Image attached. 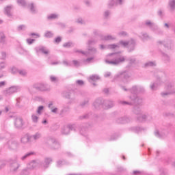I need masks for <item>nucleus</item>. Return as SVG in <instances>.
Returning <instances> with one entry per match:
<instances>
[{"label": "nucleus", "mask_w": 175, "mask_h": 175, "mask_svg": "<svg viewBox=\"0 0 175 175\" xmlns=\"http://www.w3.org/2000/svg\"><path fill=\"white\" fill-rule=\"evenodd\" d=\"M108 57H111V58H112L111 60H105V62L108 64V65L117 66V65H120V64L125 62V57L121 54V52L109 53L108 54Z\"/></svg>", "instance_id": "nucleus-1"}, {"label": "nucleus", "mask_w": 175, "mask_h": 175, "mask_svg": "<svg viewBox=\"0 0 175 175\" xmlns=\"http://www.w3.org/2000/svg\"><path fill=\"white\" fill-rule=\"evenodd\" d=\"M45 144L50 150H58L61 148V144L53 136H49L46 138Z\"/></svg>", "instance_id": "nucleus-2"}, {"label": "nucleus", "mask_w": 175, "mask_h": 175, "mask_svg": "<svg viewBox=\"0 0 175 175\" xmlns=\"http://www.w3.org/2000/svg\"><path fill=\"white\" fill-rule=\"evenodd\" d=\"M131 77V74L128 71L124 70L118 73L113 78V81H122V83H128V79Z\"/></svg>", "instance_id": "nucleus-3"}, {"label": "nucleus", "mask_w": 175, "mask_h": 175, "mask_svg": "<svg viewBox=\"0 0 175 175\" xmlns=\"http://www.w3.org/2000/svg\"><path fill=\"white\" fill-rule=\"evenodd\" d=\"M21 90V88L18 85H12L3 91V95L4 96H10L13 94L18 92Z\"/></svg>", "instance_id": "nucleus-4"}, {"label": "nucleus", "mask_w": 175, "mask_h": 175, "mask_svg": "<svg viewBox=\"0 0 175 175\" xmlns=\"http://www.w3.org/2000/svg\"><path fill=\"white\" fill-rule=\"evenodd\" d=\"M68 128L70 131H73L74 132H76L79 128V133L83 136H85V133L87 132V127L84 124H82L81 126H77L76 124H68Z\"/></svg>", "instance_id": "nucleus-5"}, {"label": "nucleus", "mask_w": 175, "mask_h": 175, "mask_svg": "<svg viewBox=\"0 0 175 175\" xmlns=\"http://www.w3.org/2000/svg\"><path fill=\"white\" fill-rule=\"evenodd\" d=\"M40 163H42V161L39 160H33L27 165V169H25V170H27V172H29V170H33V169H38V167H40Z\"/></svg>", "instance_id": "nucleus-6"}, {"label": "nucleus", "mask_w": 175, "mask_h": 175, "mask_svg": "<svg viewBox=\"0 0 175 175\" xmlns=\"http://www.w3.org/2000/svg\"><path fill=\"white\" fill-rule=\"evenodd\" d=\"M129 99L132 100L133 103H134L135 106H142L143 103V98L137 95L130 96Z\"/></svg>", "instance_id": "nucleus-7"}, {"label": "nucleus", "mask_w": 175, "mask_h": 175, "mask_svg": "<svg viewBox=\"0 0 175 175\" xmlns=\"http://www.w3.org/2000/svg\"><path fill=\"white\" fill-rule=\"evenodd\" d=\"M103 107L105 110H109V109H111V108L114 107V101H113L112 100H110V99L103 100Z\"/></svg>", "instance_id": "nucleus-8"}, {"label": "nucleus", "mask_w": 175, "mask_h": 175, "mask_svg": "<svg viewBox=\"0 0 175 175\" xmlns=\"http://www.w3.org/2000/svg\"><path fill=\"white\" fill-rule=\"evenodd\" d=\"M20 167V163L17 162V160H11L10 163V169L11 172H16L18 170Z\"/></svg>", "instance_id": "nucleus-9"}, {"label": "nucleus", "mask_w": 175, "mask_h": 175, "mask_svg": "<svg viewBox=\"0 0 175 175\" xmlns=\"http://www.w3.org/2000/svg\"><path fill=\"white\" fill-rule=\"evenodd\" d=\"M35 51L37 54H39V53H42V54H44L45 55H47V54H49V53H50L49 49H47V48H46L43 46H40L36 47Z\"/></svg>", "instance_id": "nucleus-10"}, {"label": "nucleus", "mask_w": 175, "mask_h": 175, "mask_svg": "<svg viewBox=\"0 0 175 175\" xmlns=\"http://www.w3.org/2000/svg\"><path fill=\"white\" fill-rule=\"evenodd\" d=\"M51 162H53V159L51 158H46L44 162H41L40 167L44 169V170H46V169H48L50 166V163H51Z\"/></svg>", "instance_id": "nucleus-11"}, {"label": "nucleus", "mask_w": 175, "mask_h": 175, "mask_svg": "<svg viewBox=\"0 0 175 175\" xmlns=\"http://www.w3.org/2000/svg\"><path fill=\"white\" fill-rule=\"evenodd\" d=\"M82 96L83 98H85V99L81 102V106L82 107H85L90 104V94H88V93H83L82 94Z\"/></svg>", "instance_id": "nucleus-12"}, {"label": "nucleus", "mask_w": 175, "mask_h": 175, "mask_svg": "<svg viewBox=\"0 0 175 175\" xmlns=\"http://www.w3.org/2000/svg\"><path fill=\"white\" fill-rule=\"evenodd\" d=\"M136 48V40L131 38L128 41L127 49L129 51H133Z\"/></svg>", "instance_id": "nucleus-13"}, {"label": "nucleus", "mask_w": 175, "mask_h": 175, "mask_svg": "<svg viewBox=\"0 0 175 175\" xmlns=\"http://www.w3.org/2000/svg\"><path fill=\"white\" fill-rule=\"evenodd\" d=\"M143 131H146V129L137 126L129 128V131L133 132V133H140V132H143Z\"/></svg>", "instance_id": "nucleus-14"}, {"label": "nucleus", "mask_w": 175, "mask_h": 175, "mask_svg": "<svg viewBox=\"0 0 175 175\" xmlns=\"http://www.w3.org/2000/svg\"><path fill=\"white\" fill-rule=\"evenodd\" d=\"M8 148L10 150H14L18 148V142L17 141H14V140L9 141L8 142Z\"/></svg>", "instance_id": "nucleus-15"}, {"label": "nucleus", "mask_w": 175, "mask_h": 175, "mask_svg": "<svg viewBox=\"0 0 175 175\" xmlns=\"http://www.w3.org/2000/svg\"><path fill=\"white\" fill-rule=\"evenodd\" d=\"M125 2V0H110L108 6L113 8V6H117V5H122Z\"/></svg>", "instance_id": "nucleus-16"}, {"label": "nucleus", "mask_w": 175, "mask_h": 175, "mask_svg": "<svg viewBox=\"0 0 175 175\" xmlns=\"http://www.w3.org/2000/svg\"><path fill=\"white\" fill-rule=\"evenodd\" d=\"M14 126L17 129H21V128L24 126V122L23 121V119L21 118H16L15 119Z\"/></svg>", "instance_id": "nucleus-17"}, {"label": "nucleus", "mask_w": 175, "mask_h": 175, "mask_svg": "<svg viewBox=\"0 0 175 175\" xmlns=\"http://www.w3.org/2000/svg\"><path fill=\"white\" fill-rule=\"evenodd\" d=\"M93 106L96 110H99L100 107H103V102L102 101V99L97 98L93 103Z\"/></svg>", "instance_id": "nucleus-18"}, {"label": "nucleus", "mask_w": 175, "mask_h": 175, "mask_svg": "<svg viewBox=\"0 0 175 175\" xmlns=\"http://www.w3.org/2000/svg\"><path fill=\"white\" fill-rule=\"evenodd\" d=\"M96 53H98L96 48L90 47L88 49V51L85 52V55L86 57H90V55H91L92 57L93 55H95V54H96Z\"/></svg>", "instance_id": "nucleus-19"}, {"label": "nucleus", "mask_w": 175, "mask_h": 175, "mask_svg": "<svg viewBox=\"0 0 175 175\" xmlns=\"http://www.w3.org/2000/svg\"><path fill=\"white\" fill-rule=\"evenodd\" d=\"M30 139L33 140V142H38L39 139H42V133L36 132L33 135H30Z\"/></svg>", "instance_id": "nucleus-20"}, {"label": "nucleus", "mask_w": 175, "mask_h": 175, "mask_svg": "<svg viewBox=\"0 0 175 175\" xmlns=\"http://www.w3.org/2000/svg\"><path fill=\"white\" fill-rule=\"evenodd\" d=\"M31 136L28 135H25L21 139V142L22 144H28V143H31Z\"/></svg>", "instance_id": "nucleus-21"}, {"label": "nucleus", "mask_w": 175, "mask_h": 175, "mask_svg": "<svg viewBox=\"0 0 175 175\" xmlns=\"http://www.w3.org/2000/svg\"><path fill=\"white\" fill-rule=\"evenodd\" d=\"M12 9H13V5H7L6 7H5L4 8V13L5 14H6V16H8V17H12Z\"/></svg>", "instance_id": "nucleus-22"}, {"label": "nucleus", "mask_w": 175, "mask_h": 175, "mask_svg": "<svg viewBox=\"0 0 175 175\" xmlns=\"http://www.w3.org/2000/svg\"><path fill=\"white\" fill-rule=\"evenodd\" d=\"M168 9L170 13H173L175 10V0H170L168 3Z\"/></svg>", "instance_id": "nucleus-23"}, {"label": "nucleus", "mask_w": 175, "mask_h": 175, "mask_svg": "<svg viewBox=\"0 0 175 175\" xmlns=\"http://www.w3.org/2000/svg\"><path fill=\"white\" fill-rule=\"evenodd\" d=\"M101 40H116V38L114 36L107 35V36H99Z\"/></svg>", "instance_id": "nucleus-24"}, {"label": "nucleus", "mask_w": 175, "mask_h": 175, "mask_svg": "<svg viewBox=\"0 0 175 175\" xmlns=\"http://www.w3.org/2000/svg\"><path fill=\"white\" fill-rule=\"evenodd\" d=\"M152 31L156 35H159V36H162V35H163V30L159 28L158 25L154 27Z\"/></svg>", "instance_id": "nucleus-25"}, {"label": "nucleus", "mask_w": 175, "mask_h": 175, "mask_svg": "<svg viewBox=\"0 0 175 175\" xmlns=\"http://www.w3.org/2000/svg\"><path fill=\"white\" fill-rule=\"evenodd\" d=\"M139 38L142 39V40H150V36L147 34L146 32H141L139 35Z\"/></svg>", "instance_id": "nucleus-26"}, {"label": "nucleus", "mask_w": 175, "mask_h": 175, "mask_svg": "<svg viewBox=\"0 0 175 175\" xmlns=\"http://www.w3.org/2000/svg\"><path fill=\"white\" fill-rule=\"evenodd\" d=\"M164 47L165 49H167V50H172V49H173V47H174L173 41H172V40L165 41V44Z\"/></svg>", "instance_id": "nucleus-27"}, {"label": "nucleus", "mask_w": 175, "mask_h": 175, "mask_svg": "<svg viewBox=\"0 0 175 175\" xmlns=\"http://www.w3.org/2000/svg\"><path fill=\"white\" fill-rule=\"evenodd\" d=\"M133 112L134 114H142V107H140V105H135V107L133 109Z\"/></svg>", "instance_id": "nucleus-28"}, {"label": "nucleus", "mask_w": 175, "mask_h": 175, "mask_svg": "<svg viewBox=\"0 0 175 175\" xmlns=\"http://www.w3.org/2000/svg\"><path fill=\"white\" fill-rule=\"evenodd\" d=\"M53 105H54V103L53 102H50L48 105V107L49 109H50L52 113L57 114V112L58 111V108L53 107Z\"/></svg>", "instance_id": "nucleus-29"}, {"label": "nucleus", "mask_w": 175, "mask_h": 175, "mask_svg": "<svg viewBox=\"0 0 175 175\" xmlns=\"http://www.w3.org/2000/svg\"><path fill=\"white\" fill-rule=\"evenodd\" d=\"M145 25H146V27H149V28H150V29L152 31L154 29V27L157 26V25H155V23L151 22V21H146L145 22Z\"/></svg>", "instance_id": "nucleus-30"}, {"label": "nucleus", "mask_w": 175, "mask_h": 175, "mask_svg": "<svg viewBox=\"0 0 175 175\" xmlns=\"http://www.w3.org/2000/svg\"><path fill=\"white\" fill-rule=\"evenodd\" d=\"M129 91L132 94L131 96H133V95H137L136 94H138L137 85L133 86L131 89L129 90Z\"/></svg>", "instance_id": "nucleus-31"}, {"label": "nucleus", "mask_w": 175, "mask_h": 175, "mask_svg": "<svg viewBox=\"0 0 175 175\" xmlns=\"http://www.w3.org/2000/svg\"><path fill=\"white\" fill-rule=\"evenodd\" d=\"M62 135H69V133H70V130L69 129V126H64L62 129Z\"/></svg>", "instance_id": "nucleus-32"}, {"label": "nucleus", "mask_w": 175, "mask_h": 175, "mask_svg": "<svg viewBox=\"0 0 175 175\" xmlns=\"http://www.w3.org/2000/svg\"><path fill=\"white\" fill-rule=\"evenodd\" d=\"M159 84L158 82H154L150 83V88L152 91H157L158 90Z\"/></svg>", "instance_id": "nucleus-33"}, {"label": "nucleus", "mask_w": 175, "mask_h": 175, "mask_svg": "<svg viewBox=\"0 0 175 175\" xmlns=\"http://www.w3.org/2000/svg\"><path fill=\"white\" fill-rule=\"evenodd\" d=\"M31 155H35V152H29L26 153L25 155L22 156L21 157V161H25L27 158H29V157H31Z\"/></svg>", "instance_id": "nucleus-34"}, {"label": "nucleus", "mask_w": 175, "mask_h": 175, "mask_svg": "<svg viewBox=\"0 0 175 175\" xmlns=\"http://www.w3.org/2000/svg\"><path fill=\"white\" fill-rule=\"evenodd\" d=\"M59 17L58 14H51L47 16L48 20H57Z\"/></svg>", "instance_id": "nucleus-35"}, {"label": "nucleus", "mask_w": 175, "mask_h": 175, "mask_svg": "<svg viewBox=\"0 0 175 175\" xmlns=\"http://www.w3.org/2000/svg\"><path fill=\"white\" fill-rule=\"evenodd\" d=\"M107 49L109 50H114L116 49H120V44H111L107 46Z\"/></svg>", "instance_id": "nucleus-36"}, {"label": "nucleus", "mask_w": 175, "mask_h": 175, "mask_svg": "<svg viewBox=\"0 0 175 175\" xmlns=\"http://www.w3.org/2000/svg\"><path fill=\"white\" fill-rule=\"evenodd\" d=\"M0 43L5 44L6 43V36L3 33H0Z\"/></svg>", "instance_id": "nucleus-37"}, {"label": "nucleus", "mask_w": 175, "mask_h": 175, "mask_svg": "<svg viewBox=\"0 0 175 175\" xmlns=\"http://www.w3.org/2000/svg\"><path fill=\"white\" fill-rule=\"evenodd\" d=\"M154 136H156V137H158L159 139H162V137L165 136V133H161L159 132V131L156 130L154 131Z\"/></svg>", "instance_id": "nucleus-38"}, {"label": "nucleus", "mask_w": 175, "mask_h": 175, "mask_svg": "<svg viewBox=\"0 0 175 175\" xmlns=\"http://www.w3.org/2000/svg\"><path fill=\"white\" fill-rule=\"evenodd\" d=\"M32 88H34V90H36L37 91H40V83H35L33 85V86L29 88V91L31 92V90Z\"/></svg>", "instance_id": "nucleus-39"}, {"label": "nucleus", "mask_w": 175, "mask_h": 175, "mask_svg": "<svg viewBox=\"0 0 175 175\" xmlns=\"http://www.w3.org/2000/svg\"><path fill=\"white\" fill-rule=\"evenodd\" d=\"M92 113H88L84 115H82L79 117V120H88V118H90L91 117Z\"/></svg>", "instance_id": "nucleus-40"}, {"label": "nucleus", "mask_w": 175, "mask_h": 175, "mask_svg": "<svg viewBox=\"0 0 175 175\" xmlns=\"http://www.w3.org/2000/svg\"><path fill=\"white\" fill-rule=\"evenodd\" d=\"M73 46H75V44H73L70 41L65 42L64 44H63V47H64L65 49H70V47H73Z\"/></svg>", "instance_id": "nucleus-41"}, {"label": "nucleus", "mask_w": 175, "mask_h": 175, "mask_svg": "<svg viewBox=\"0 0 175 175\" xmlns=\"http://www.w3.org/2000/svg\"><path fill=\"white\" fill-rule=\"evenodd\" d=\"M69 110H70L69 106H64L63 109L60 111V116H64L65 113H68Z\"/></svg>", "instance_id": "nucleus-42"}, {"label": "nucleus", "mask_w": 175, "mask_h": 175, "mask_svg": "<svg viewBox=\"0 0 175 175\" xmlns=\"http://www.w3.org/2000/svg\"><path fill=\"white\" fill-rule=\"evenodd\" d=\"M127 120V118H119L117 119V122L118 124H126V122H128Z\"/></svg>", "instance_id": "nucleus-43"}, {"label": "nucleus", "mask_w": 175, "mask_h": 175, "mask_svg": "<svg viewBox=\"0 0 175 175\" xmlns=\"http://www.w3.org/2000/svg\"><path fill=\"white\" fill-rule=\"evenodd\" d=\"M44 37L47 38V39H50L51 38H53L54 37V33H53L52 31H47L44 33Z\"/></svg>", "instance_id": "nucleus-44"}, {"label": "nucleus", "mask_w": 175, "mask_h": 175, "mask_svg": "<svg viewBox=\"0 0 175 175\" xmlns=\"http://www.w3.org/2000/svg\"><path fill=\"white\" fill-rule=\"evenodd\" d=\"M68 163L65 160H59L57 161V167H61L64 165H66Z\"/></svg>", "instance_id": "nucleus-45"}, {"label": "nucleus", "mask_w": 175, "mask_h": 175, "mask_svg": "<svg viewBox=\"0 0 175 175\" xmlns=\"http://www.w3.org/2000/svg\"><path fill=\"white\" fill-rule=\"evenodd\" d=\"M119 44V47H128V41H124V40H120L118 43Z\"/></svg>", "instance_id": "nucleus-46"}, {"label": "nucleus", "mask_w": 175, "mask_h": 175, "mask_svg": "<svg viewBox=\"0 0 175 175\" xmlns=\"http://www.w3.org/2000/svg\"><path fill=\"white\" fill-rule=\"evenodd\" d=\"M31 121L34 124H38V122L39 121V117L36 116V114H32L31 115Z\"/></svg>", "instance_id": "nucleus-47"}, {"label": "nucleus", "mask_w": 175, "mask_h": 175, "mask_svg": "<svg viewBox=\"0 0 175 175\" xmlns=\"http://www.w3.org/2000/svg\"><path fill=\"white\" fill-rule=\"evenodd\" d=\"M17 3L19 6H22L23 8H25V6H27V2L25 0H17Z\"/></svg>", "instance_id": "nucleus-48"}, {"label": "nucleus", "mask_w": 175, "mask_h": 175, "mask_svg": "<svg viewBox=\"0 0 175 175\" xmlns=\"http://www.w3.org/2000/svg\"><path fill=\"white\" fill-rule=\"evenodd\" d=\"M28 8L30 9V11L35 14L36 13V9H35V5L33 3L28 5Z\"/></svg>", "instance_id": "nucleus-49"}, {"label": "nucleus", "mask_w": 175, "mask_h": 175, "mask_svg": "<svg viewBox=\"0 0 175 175\" xmlns=\"http://www.w3.org/2000/svg\"><path fill=\"white\" fill-rule=\"evenodd\" d=\"M148 117H150V116L142 115L141 117L137 118V120L139 121V122H143V121H146Z\"/></svg>", "instance_id": "nucleus-50"}, {"label": "nucleus", "mask_w": 175, "mask_h": 175, "mask_svg": "<svg viewBox=\"0 0 175 175\" xmlns=\"http://www.w3.org/2000/svg\"><path fill=\"white\" fill-rule=\"evenodd\" d=\"M129 66H132V65H135L136 64V59L133 57H130L128 59Z\"/></svg>", "instance_id": "nucleus-51"}, {"label": "nucleus", "mask_w": 175, "mask_h": 175, "mask_svg": "<svg viewBox=\"0 0 175 175\" xmlns=\"http://www.w3.org/2000/svg\"><path fill=\"white\" fill-rule=\"evenodd\" d=\"M100 79L98 75H93L90 77V80H92V81H96V80H99Z\"/></svg>", "instance_id": "nucleus-52"}, {"label": "nucleus", "mask_w": 175, "mask_h": 175, "mask_svg": "<svg viewBox=\"0 0 175 175\" xmlns=\"http://www.w3.org/2000/svg\"><path fill=\"white\" fill-rule=\"evenodd\" d=\"M159 175H169L167 170L164 168L159 169Z\"/></svg>", "instance_id": "nucleus-53"}, {"label": "nucleus", "mask_w": 175, "mask_h": 175, "mask_svg": "<svg viewBox=\"0 0 175 175\" xmlns=\"http://www.w3.org/2000/svg\"><path fill=\"white\" fill-rule=\"evenodd\" d=\"M157 44L158 46H163L165 47V45L166 44V40H159L157 41Z\"/></svg>", "instance_id": "nucleus-54"}, {"label": "nucleus", "mask_w": 175, "mask_h": 175, "mask_svg": "<svg viewBox=\"0 0 175 175\" xmlns=\"http://www.w3.org/2000/svg\"><path fill=\"white\" fill-rule=\"evenodd\" d=\"M145 66H157V62H148L145 64Z\"/></svg>", "instance_id": "nucleus-55"}, {"label": "nucleus", "mask_w": 175, "mask_h": 175, "mask_svg": "<svg viewBox=\"0 0 175 175\" xmlns=\"http://www.w3.org/2000/svg\"><path fill=\"white\" fill-rule=\"evenodd\" d=\"M162 57L165 61H167V62H169V61H170V56H169V55H167L165 53H162Z\"/></svg>", "instance_id": "nucleus-56"}, {"label": "nucleus", "mask_w": 175, "mask_h": 175, "mask_svg": "<svg viewBox=\"0 0 175 175\" xmlns=\"http://www.w3.org/2000/svg\"><path fill=\"white\" fill-rule=\"evenodd\" d=\"M95 57L94 56H92L91 57H88L86 59H85L83 61V62H85V64H91V62H92V61H94V59Z\"/></svg>", "instance_id": "nucleus-57"}, {"label": "nucleus", "mask_w": 175, "mask_h": 175, "mask_svg": "<svg viewBox=\"0 0 175 175\" xmlns=\"http://www.w3.org/2000/svg\"><path fill=\"white\" fill-rule=\"evenodd\" d=\"M132 175H144V171L135 170L133 172Z\"/></svg>", "instance_id": "nucleus-58"}, {"label": "nucleus", "mask_w": 175, "mask_h": 175, "mask_svg": "<svg viewBox=\"0 0 175 175\" xmlns=\"http://www.w3.org/2000/svg\"><path fill=\"white\" fill-rule=\"evenodd\" d=\"M137 88L138 94H141L142 92H144L145 91L144 87L142 85H137Z\"/></svg>", "instance_id": "nucleus-59"}, {"label": "nucleus", "mask_w": 175, "mask_h": 175, "mask_svg": "<svg viewBox=\"0 0 175 175\" xmlns=\"http://www.w3.org/2000/svg\"><path fill=\"white\" fill-rule=\"evenodd\" d=\"M50 81L52 83H58V81H59L58 78H57L56 77H54L53 75L50 76Z\"/></svg>", "instance_id": "nucleus-60"}, {"label": "nucleus", "mask_w": 175, "mask_h": 175, "mask_svg": "<svg viewBox=\"0 0 175 175\" xmlns=\"http://www.w3.org/2000/svg\"><path fill=\"white\" fill-rule=\"evenodd\" d=\"M18 73H19V75H21V76H23L24 77V76H27L28 72L25 70H19L18 71Z\"/></svg>", "instance_id": "nucleus-61"}, {"label": "nucleus", "mask_w": 175, "mask_h": 175, "mask_svg": "<svg viewBox=\"0 0 175 175\" xmlns=\"http://www.w3.org/2000/svg\"><path fill=\"white\" fill-rule=\"evenodd\" d=\"M110 14H111V12L109 10L105 11L104 12L105 18H109V17H110Z\"/></svg>", "instance_id": "nucleus-62"}, {"label": "nucleus", "mask_w": 175, "mask_h": 175, "mask_svg": "<svg viewBox=\"0 0 175 175\" xmlns=\"http://www.w3.org/2000/svg\"><path fill=\"white\" fill-rule=\"evenodd\" d=\"M43 109H44V107H43V105L38 107L37 111H36L37 114L40 116V114H42V111L43 110Z\"/></svg>", "instance_id": "nucleus-63"}, {"label": "nucleus", "mask_w": 175, "mask_h": 175, "mask_svg": "<svg viewBox=\"0 0 175 175\" xmlns=\"http://www.w3.org/2000/svg\"><path fill=\"white\" fill-rule=\"evenodd\" d=\"M25 28H27V26L25 25H21L18 26L17 31H25Z\"/></svg>", "instance_id": "nucleus-64"}]
</instances>
